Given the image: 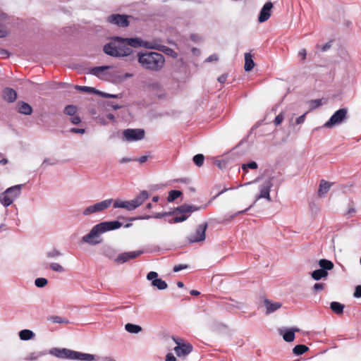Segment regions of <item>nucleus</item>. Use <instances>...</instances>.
Segmentation results:
<instances>
[{"mask_svg": "<svg viewBox=\"0 0 361 361\" xmlns=\"http://www.w3.org/2000/svg\"><path fill=\"white\" fill-rule=\"evenodd\" d=\"M132 47L155 48L149 46L147 42H145L138 37H114L110 42L104 46L103 51L106 54L116 58L130 56V60L132 61L135 59V56H131L133 53Z\"/></svg>", "mask_w": 361, "mask_h": 361, "instance_id": "1", "label": "nucleus"}, {"mask_svg": "<svg viewBox=\"0 0 361 361\" xmlns=\"http://www.w3.org/2000/svg\"><path fill=\"white\" fill-rule=\"evenodd\" d=\"M123 224L119 221H103L96 224L90 230V233L82 238V242L91 245H96L102 243V239L98 240L100 235L107 231L116 230L121 228Z\"/></svg>", "mask_w": 361, "mask_h": 361, "instance_id": "2", "label": "nucleus"}, {"mask_svg": "<svg viewBox=\"0 0 361 361\" xmlns=\"http://www.w3.org/2000/svg\"><path fill=\"white\" fill-rule=\"evenodd\" d=\"M137 61L146 70L159 71L164 66V55L156 51H145L137 53Z\"/></svg>", "mask_w": 361, "mask_h": 361, "instance_id": "3", "label": "nucleus"}, {"mask_svg": "<svg viewBox=\"0 0 361 361\" xmlns=\"http://www.w3.org/2000/svg\"><path fill=\"white\" fill-rule=\"evenodd\" d=\"M200 209V207L190 205L187 204L178 206L176 207V216L169 220V222L170 224H176L185 221L189 217L190 214H191L193 212L198 211Z\"/></svg>", "mask_w": 361, "mask_h": 361, "instance_id": "4", "label": "nucleus"}, {"mask_svg": "<svg viewBox=\"0 0 361 361\" xmlns=\"http://www.w3.org/2000/svg\"><path fill=\"white\" fill-rule=\"evenodd\" d=\"M113 201V199H106L103 201L97 202L92 205L88 206L82 211V214L84 216H90L92 214L102 212L109 209L111 207Z\"/></svg>", "mask_w": 361, "mask_h": 361, "instance_id": "5", "label": "nucleus"}, {"mask_svg": "<svg viewBox=\"0 0 361 361\" xmlns=\"http://www.w3.org/2000/svg\"><path fill=\"white\" fill-rule=\"evenodd\" d=\"M348 109L346 108H341L336 111L334 114L330 117L328 121L324 123V127L331 128L334 126L338 125L345 121L348 118Z\"/></svg>", "mask_w": 361, "mask_h": 361, "instance_id": "6", "label": "nucleus"}, {"mask_svg": "<svg viewBox=\"0 0 361 361\" xmlns=\"http://www.w3.org/2000/svg\"><path fill=\"white\" fill-rule=\"evenodd\" d=\"M208 224L207 222L202 223L197 226L195 229V232L187 237V240L190 243H200L205 240L206 238V230Z\"/></svg>", "mask_w": 361, "mask_h": 361, "instance_id": "7", "label": "nucleus"}, {"mask_svg": "<svg viewBox=\"0 0 361 361\" xmlns=\"http://www.w3.org/2000/svg\"><path fill=\"white\" fill-rule=\"evenodd\" d=\"M145 130L141 128H128L123 130V135L126 141H137L145 137Z\"/></svg>", "mask_w": 361, "mask_h": 361, "instance_id": "8", "label": "nucleus"}, {"mask_svg": "<svg viewBox=\"0 0 361 361\" xmlns=\"http://www.w3.org/2000/svg\"><path fill=\"white\" fill-rule=\"evenodd\" d=\"M274 176L269 177L259 185L260 194L257 197V199L264 198V199H267L269 202L271 201V199L270 197V190L273 186L272 181L274 180Z\"/></svg>", "mask_w": 361, "mask_h": 361, "instance_id": "9", "label": "nucleus"}, {"mask_svg": "<svg viewBox=\"0 0 361 361\" xmlns=\"http://www.w3.org/2000/svg\"><path fill=\"white\" fill-rule=\"evenodd\" d=\"M107 21L121 27H126L130 23L128 16L118 13L109 16L107 18Z\"/></svg>", "mask_w": 361, "mask_h": 361, "instance_id": "10", "label": "nucleus"}, {"mask_svg": "<svg viewBox=\"0 0 361 361\" xmlns=\"http://www.w3.org/2000/svg\"><path fill=\"white\" fill-rule=\"evenodd\" d=\"M143 253L144 252L142 250L122 252L117 256L115 262L118 264H123L128 262L129 260L134 259L140 257Z\"/></svg>", "mask_w": 361, "mask_h": 361, "instance_id": "11", "label": "nucleus"}, {"mask_svg": "<svg viewBox=\"0 0 361 361\" xmlns=\"http://www.w3.org/2000/svg\"><path fill=\"white\" fill-rule=\"evenodd\" d=\"M171 215L176 216V208L170 212H162V213H155L152 216L145 215V216H137L132 217L130 219V221H135V220H140V219H149L150 218L161 219L164 216H171Z\"/></svg>", "mask_w": 361, "mask_h": 361, "instance_id": "12", "label": "nucleus"}, {"mask_svg": "<svg viewBox=\"0 0 361 361\" xmlns=\"http://www.w3.org/2000/svg\"><path fill=\"white\" fill-rule=\"evenodd\" d=\"M273 8V4L271 2H267L263 7L262 8L259 16L258 21L259 23H264L267 21L271 16V8Z\"/></svg>", "mask_w": 361, "mask_h": 361, "instance_id": "13", "label": "nucleus"}, {"mask_svg": "<svg viewBox=\"0 0 361 361\" xmlns=\"http://www.w3.org/2000/svg\"><path fill=\"white\" fill-rule=\"evenodd\" d=\"M174 351L178 357L186 356L192 351V345L189 343H178L174 348Z\"/></svg>", "mask_w": 361, "mask_h": 361, "instance_id": "14", "label": "nucleus"}, {"mask_svg": "<svg viewBox=\"0 0 361 361\" xmlns=\"http://www.w3.org/2000/svg\"><path fill=\"white\" fill-rule=\"evenodd\" d=\"M49 353L59 358L69 359L71 360V350L67 348H54L50 350Z\"/></svg>", "mask_w": 361, "mask_h": 361, "instance_id": "15", "label": "nucleus"}, {"mask_svg": "<svg viewBox=\"0 0 361 361\" xmlns=\"http://www.w3.org/2000/svg\"><path fill=\"white\" fill-rule=\"evenodd\" d=\"M15 190L16 188H8L0 195V202L2 205L7 207L13 203L14 199L10 197L9 193Z\"/></svg>", "mask_w": 361, "mask_h": 361, "instance_id": "16", "label": "nucleus"}, {"mask_svg": "<svg viewBox=\"0 0 361 361\" xmlns=\"http://www.w3.org/2000/svg\"><path fill=\"white\" fill-rule=\"evenodd\" d=\"M71 360L93 361L94 360V355L71 350Z\"/></svg>", "mask_w": 361, "mask_h": 361, "instance_id": "17", "label": "nucleus"}, {"mask_svg": "<svg viewBox=\"0 0 361 361\" xmlns=\"http://www.w3.org/2000/svg\"><path fill=\"white\" fill-rule=\"evenodd\" d=\"M3 99L8 103L14 102L17 99V92L11 87H6L2 92Z\"/></svg>", "mask_w": 361, "mask_h": 361, "instance_id": "18", "label": "nucleus"}, {"mask_svg": "<svg viewBox=\"0 0 361 361\" xmlns=\"http://www.w3.org/2000/svg\"><path fill=\"white\" fill-rule=\"evenodd\" d=\"M264 305L266 307V314H271L276 310H278L279 308L281 307L282 303L279 302H273L269 299H265L264 300Z\"/></svg>", "mask_w": 361, "mask_h": 361, "instance_id": "19", "label": "nucleus"}, {"mask_svg": "<svg viewBox=\"0 0 361 361\" xmlns=\"http://www.w3.org/2000/svg\"><path fill=\"white\" fill-rule=\"evenodd\" d=\"M16 107L17 111L21 114L28 116L31 115L33 111L32 106L29 104L22 101L18 102Z\"/></svg>", "mask_w": 361, "mask_h": 361, "instance_id": "20", "label": "nucleus"}, {"mask_svg": "<svg viewBox=\"0 0 361 361\" xmlns=\"http://www.w3.org/2000/svg\"><path fill=\"white\" fill-rule=\"evenodd\" d=\"M149 197V193L147 190H142L133 200V203L136 207L141 206L145 200Z\"/></svg>", "mask_w": 361, "mask_h": 361, "instance_id": "21", "label": "nucleus"}, {"mask_svg": "<svg viewBox=\"0 0 361 361\" xmlns=\"http://www.w3.org/2000/svg\"><path fill=\"white\" fill-rule=\"evenodd\" d=\"M299 331L298 329H286L284 331H281V334L283 335V338L286 342H291L295 338V333Z\"/></svg>", "mask_w": 361, "mask_h": 361, "instance_id": "22", "label": "nucleus"}, {"mask_svg": "<svg viewBox=\"0 0 361 361\" xmlns=\"http://www.w3.org/2000/svg\"><path fill=\"white\" fill-rule=\"evenodd\" d=\"M333 183L326 181L325 180H322L319 183V190H318V195L319 197H322L326 193L329 192L331 188V186Z\"/></svg>", "mask_w": 361, "mask_h": 361, "instance_id": "23", "label": "nucleus"}, {"mask_svg": "<svg viewBox=\"0 0 361 361\" xmlns=\"http://www.w3.org/2000/svg\"><path fill=\"white\" fill-rule=\"evenodd\" d=\"M255 62L252 59V56L250 53L245 54V66L244 69L245 71L249 72L253 69Z\"/></svg>", "mask_w": 361, "mask_h": 361, "instance_id": "24", "label": "nucleus"}, {"mask_svg": "<svg viewBox=\"0 0 361 361\" xmlns=\"http://www.w3.org/2000/svg\"><path fill=\"white\" fill-rule=\"evenodd\" d=\"M328 272L325 271L322 269L314 270L311 273V277L315 281H319L322 279H325L328 276Z\"/></svg>", "mask_w": 361, "mask_h": 361, "instance_id": "25", "label": "nucleus"}, {"mask_svg": "<svg viewBox=\"0 0 361 361\" xmlns=\"http://www.w3.org/2000/svg\"><path fill=\"white\" fill-rule=\"evenodd\" d=\"M318 264L320 267V269L324 270L325 271L328 272V271H330L334 269V263L326 259H322L318 262Z\"/></svg>", "mask_w": 361, "mask_h": 361, "instance_id": "26", "label": "nucleus"}, {"mask_svg": "<svg viewBox=\"0 0 361 361\" xmlns=\"http://www.w3.org/2000/svg\"><path fill=\"white\" fill-rule=\"evenodd\" d=\"M344 305L338 302H331L330 303L331 310L336 314H341L343 312Z\"/></svg>", "mask_w": 361, "mask_h": 361, "instance_id": "27", "label": "nucleus"}, {"mask_svg": "<svg viewBox=\"0 0 361 361\" xmlns=\"http://www.w3.org/2000/svg\"><path fill=\"white\" fill-rule=\"evenodd\" d=\"M47 354V352L46 350L40 351V352H32L29 354L25 357V360L26 361H34L37 360L39 357L46 355Z\"/></svg>", "mask_w": 361, "mask_h": 361, "instance_id": "28", "label": "nucleus"}, {"mask_svg": "<svg viewBox=\"0 0 361 361\" xmlns=\"http://www.w3.org/2000/svg\"><path fill=\"white\" fill-rule=\"evenodd\" d=\"M19 337L23 341H28L35 337V334L30 329H23L19 332Z\"/></svg>", "mask_w": 361, "mask_h": 361, "instance_id": "29", "label": "nucleus"}, {"mask_svg": "<svg viewBox=\"0 0 361 361\" xmlns=\"http://www.w3.org/2000/svg\"><path fill=\"white\" fill-rule=\"evenodd\" d=\"M125 329L131 334H138L142 329L140 325L128 323L125 325Z\"/></svg>", "mask_w": 361, "mask_h": 361, "instance_id": "30", "label": "nucleus"}, {"mask_svg": "<svg viewBox=\"0 0 361 361\" xmlns=\"http://www.w3.org/2000/svg\"><path fill=\"white\" fill-rule=\"evenodd\" d=\"M152 286L157 287L159 290H165L168 287L167 283L161 279L157 278L156 280H152V282H151Z\"/></svg>", "mask_w": 361, "mask_h": 361, "instance_id": "31", "label": "nucleus"}, {"mask_svg": "<svg viewBox=\"0 0 361 361\" xmlns=\"http://www.w3.org/2000/svg\"><path fill=\"white\" fill-rule=\"evenodd\" d=\"M309 350V348L303 344H298L295 345L293 349V353L296 355H301L306 353Z\"/></svg>", "mask_w": 361, "mask_h": 361, "instance_id": "32", "label": "nucleus"}, {"mask_svg": "<svg viewBox=\"0 0 361 361\" xmlns=\"http://www.w3.org/2000/svg\"><path fill=\"white\" fill-rule=\"evenodd\" d=\"M109 68H110V67L108 66L94 67L90 70V73L95 76L99 77L104 72V71L108 70Z\"/></svg>", "mask_w": 361, "mask_h": 361, "instance_id": "33", "label": "nucleus"}, {"mask_svg": "<svg viewBox=\"0 0 361 361\" xmlns=\"http://www.w3.org/2000/svg\"><path fill=\"white\" fill-rule=\"evenodd\" d=\"M182 195L181 191L178 190H172L169 192V195L167 197V201L169 202H173L176 199Z\"/></svg>", "mask_w": 361, "mask_h": 361, "instance_id": "34", "label": "nucleus"}, {"mask_svg": "<svg viewBox=\"0 0 361 361\" xmlns=\"http://www.w3.org/2000/svg\"><path fill=\"white\" fill-rule=\"evenodd\" d=\"M48 320L55 324H69V321L66 319L62 318L59 316H51Z\"/></svg>", "mask_w": 361, "mask_h": 361, "instance_id": "35", "label": "nucleus"}, {"mask_svg": "<svg viewBox=\"0 0 361 361\" xmlns=\"http://www.w3.org/2000/svg\"><path fill=\"white\" fill-rule=\"evenodd\" d=\"M204 157L202 154H197L192 158L194 164L197 166H202L204 164Z\"/></svg>", "mask_w": 361, "mask_h": 361, "instance_id": "36", "label": "nucleus"}, {"mask_svg": "<svg viewBox=\"0 0 361 361\" xmlns=\"http://www.w3.org/2000/svg\"><path fill=\"white\" fill-rule=\"evenodd\" d=\"M75 88L85 92L94 93L96 94H97V92H99V90H96L95 88L87 86L75 85Z\"/></svg>", "mask_w": 361, "mask_h": 361, "instance_id": "37", "label": "nucleus"}, {"mask_svg": "<svg viewBox=\"0 0 361 361\" xmlns=\"http://www.w3.org/2000/svg\"><path fill=\"white\" fill-rule=\"evenodd\" d=\"M64 114L70 116H74L77 112V107L74 105H67L63 111Z\"/></svg>", "mask_w": 361, "mask_h": 361, "instance_id": "38", "label": "nucleus"}, {"mask_svg": "<svg viewBox=\"0 0 361 361\" xmlns=\"http://www.w3.org/2000/svg\"><path fill=\"white\" fill-rule=\"evenodd\" d=\"M62 255V253L57 249L54 248L46 253V256L49 259H56Z\"/></svg>", "mask_w": 361, "mask_h": 361, "instance_id": "39", "label": "nucleus"}, {"mask_svg": "<svg viewBox=\"0 0 361 361\" xmlns=\"http://www.w3.org/2000/svg\"><path fill=\"white\" fill-rule=\"evenodd\" d=\"M257 167H258V165H257V162H255L254 161H250L247 164H243L242 165V169L244 171V173L247 172V169H257Z\"/></svg>", "mask_w": 361, "mask_h": 361, "instance_id": "40", "label": "nucleus"}, {"mask_svg": "<svg viewBox=\"0 0 361 361\" xmlns=\"http://www.w3.org/2000/svg\"><path fill=\"white\" fill-rule=\"evenodd\" d=\"M49 268L56 272H64L65 269L59 264L53 262L49 264Z\"/></svg>", "mask_w": 361, "mask_h": 361, "instance_id": "41", "label": "nucleus"}, {"mask_svg": "<svg viewBox=\"0 0 361 361\" xmlns=\"http://www.w3.org/2000/svg\"><path fill=\"white\" fill-rule=\"evenodd\" d=\"M22 186H23V185H16L12 186L11 188H16V190H12V192H11L9 193L10 197H12L14 200L16 197H18L20 194V189H21Z\"/></svg>", "mask_w": 361, "mask_h": 361, "instance_id": "42", "label": "nucleus"}, {"mask_svg": "<svg viewBox=\"0 0 361 361\" xmlns=\"http://www.w3.org/2000/svg\"><path fill=\"white\" fill-rule=\"evenodd\" d=\"M97 94L104 98H121L122 97V94H109V93H106L104 92H102L99 90V92H97Z\"/></svg>", "mask_w": 361, "mask_h": 361, "instance_id": "43", "label": "nucleus"}, {"mask_svg": "<svg viewBox=\"0 0 361 361\" xmlns=\"http://www.w3.org/2000/svg\"><path fill=\"white\" fill-rule=\"evenodd\" d=\"M48 283V281L45 278H37L35 281V284L38 288L44 287Z\"/></svg>", "mask_w": 361, "mask_h": 361, "instance_id": "44", "label": "nucleus"}, {"mask_svg": "<svg viewBox=\"0 0 361 361\" xmlns=\"http://www.w3.org/2000/svg\"><path fill=\"white\" fill-rule=\"evenodd\" d=\"M126 206L124 207V209H126L128 211H133L136 209V207L133 203V200H126L125 201Z\"/></svg>", "mask_w": 361, "mask_h": 361, "instance_id": "45", "label": "nucleus"}, {"mask_svg": "<svg viewBox=\"0 0 361 361\" xmlns=\"http://www.w3.org/2000/svg\"><path fill=\"white\" fill-rule=\"evenodd\" d=\"M324 287H325V285L324 283H314V285L313 286V288H312V290L314 292V293H317V292H319V291H322L324 289Z\"/></svg>", "mask_w": 361, "mask_h": 361, "instance_id": "46", "label": "nucleus"}, {"mask_svg": "<svg viewBox=\"0 0 361 361\" xmlns=\"http://www.w3.org/2000/svg\"><path fill=\"white\" fill-rule=\"evenodd\" d=\"M158 278V274L155 271H149L147 275V279L151 281L156 280Z\"/></svg>", "mask_w": 361, "mask_h": 361, "instance_id": "47", "label": "nucleus"}, {"mask_svg": "<svg viewBox=\"0 0 361 361\" xmlns=\"http://www.w3.org/2000/svg\"><path fill=\"white\" fill-rule=\"evenodd\" d=\"M283 114L282 113L277 115L274 121V123L276 126L280 125L283 121Z\"/></svg>", "mask_w": 361, "mask_h": 361, "instance_id": "48", "label": "nucleus"}, {"mask_svg": "<svg viewBox=\"0 0 361 361\" xmlns=\"http://www.w3.org/2000/svg\"><path fill=\"white\" fill-rule=\"evenodd\" d=\"M126 206L125 201H122L120 200H116L114 202V208H123Z\"/></svg>", "mask_w": 361, "mask_h": 361, "instance_id": "49", "label": "nucleus"}, {"mask_svg": "<svg viewBox=\"0 0 361 361\" xmlns=\"http://www.w3.org/2000/svg\"><path fill=\"white\" fill-rule=\"evenodd\" d=\"M57 164V161L55 159H45L42 164V166H47V165H55Z\"/></svg>", "mask_w": 361, "mask_h": 361, "instance_id": "50", "label": "nucleus"}, {"mask_svg": "<svg viewBox=\"0 0 361 361\" xmlns=\"http://www.w3.org/2000/svg\"><path fill=\"white\" fill-rule=\"evenodd\" d=\"M188 266L187 264H178L175 265L173 268L174 272H178L183 269H187Z\"/></svg>", "mask_w": 361, "mask_h": 361, "instance_id": "51", "label": "nucleus"}, {"mask_svg": "<svg viewBox=\"0 0 361 361\" xmlns=\"http://www.w3.org/2000/svg\"><path fill=\"white\" fill-rule=\"evenodd\" d=\"M353 296L356 298H361V285H357L355 288L353 293Z\"/></svg>", "mask_w": 361, "mask_h": 361, "instance_id": "52", "label": "nucleus"}, {"mask_svg": "<svg viewBox=\"0 0 361 361\" xmlns=\"http://www.w3.org/2000/svg\"><path fill=\"white\" fill-rule=\"evenodd\" d=\"M71 122L74 125H78L81 122V118L79 116L75 114L71 118Z\"/></svg>", "mask_w": 361, "mask_h": 361, "instance_id": "53", "label": "nucleus"}, {"mask_svg": "<svg viewBox=\"0 0 361 361\" xmlns=\"http://www.w3.org/2000/svg\"><path fill=\"white\" fill-rule=\"evenodd\" d=\"M69 131L73 133L83 134L85 133V128H71Z\"/></svg>", "mask_w": 361, "mask_h": 361, "instance_id": "54", "label": "nucleus"}, {"mask_svg": "<svg viewBox=\"0 0 361 361\" xmlns=\"http://www.w3.org/2000/svg\"><path fill=\"white\" fill-rule=\"evenodd\" d=\"M312 108H317L322 105L321 99H312L310 101Z\"/></svg>", "mask_w": 361, "mask_h": 361, "instance_id": "55", "label": "nucleus"}, {"mask_svg": "<svg viewBox=\"0 0 361 361\" xmlns=\"http://www.w3.org/2000/svg\"><path fill=\"white\" fill-rule=\"evenodd\" d=\"M7 35V31L5 28V26L2 24H0V38L5 37Z\"/></svg>", "mask_w": 361, "mask_h": 361, "instance_id": "56", "label": "nucleus"}, {"mask_svg": "<svg viewBox=\"0 0 361 361\" xmlns=\"http://www.w3.org/2000/svg\"><path fill=\"white\" fill-rule=\"evenodd\" d=\"M332 42L333 41L332 40H330L328 42H326L322 47V51H327L329 49H330L332 46Z\"/></svg>", "mask_w": 361, "mask_h": 361, "instance_id": "57", "label": "nucleus"}, {"mask_svg": "<svg viewBox=\"0 0 361 361\" xmlns=\"http://www.w3.org/2000/svg\"><path fill=\"white\" fill-rule=\"evenodd\" d=\"M165 361H176V358L171 353H169L166 355Z\"/></svg>", "mask_w": 361, "mask_h": 361, "instance_id": "58", "label": "nucleus"}, {"mask_svg": "<svg viewBox=\"0 0 361 361\" xmlns=\"http://www.w3.org/2000/svg\"><path fill=\"white\" fill-rule=\"evenodd\" d=\"M227 77H228V74L226 73H224V74H221L219 78H218V81L220 82V83H224L227 79Z\"/></svg>", "mask_w": 361, "mask_h": 361, "instance_id": "59", "label": "nucleus"}, {"mask_svg": "<svg viewBox=\"0 0 361 361\" xmlns=\"http://www.w3.org/2000/svg\"><path fill=\"white\" fill-rule=\"evenodd\" d=\"M305 116H306V114H304L303 115L298 117L296 118V123L297 124H302V123H303L305 120Z\"/></svg>", "mask_w": 361, "mask_h": 361, "instance_id": "60", "label": "nucleus"}, {"mask_svg": "<svg viewBox=\"0 0 361 361\" xmlns=\"http://www.w3.org/2000/svg\"><path fill=\"white\" fill-rule=\"evenodd\" d=\"M218 60V56L216 54H212L210 55L206 60V62H211L214 61Z\"/></svg>", "mask_w": 361, "mask_h": 361, "instance_id": "61", "label": "nucleus"}, {"mask_svg": "<svg viewBox=\"0 0 361 361\" xmlns=\"http://www.w3.org/2000/svg\"><path fill=\"white\" fill-rule=\"evenodd\" d=\"M107 106H111L114 110L120 109L122 107L121 106L116 104L114 102H108Z\"/></svg>", "mask_w": 361, "mask_h": 361, "instance_id": "62", "label": "nucleus"}, {"mask_svg": "<svg viewBox=\"0 0 361 361\" xmlns=\"http://www.w3.org/2000/svg\"><path fill=\"white\" fill-rule=\"evenodd\" d=\"M148 160V156L144 155L140 157H139L136 161H139L140 164H143L146 162Z\"/></svg>", "mask_w": 361, "mask_h": 361, "instance_id": "63", "label": "nucleus"}, {"mask_svg": "<svg viewBox=\"0 0 361 361\" xmlns=\"http://www.w3.org/2000/svg\"><path fill=\"white\" fill-rule=\"evenodd\" d=\"M299 56L301 57L302 60H305L306 58L307 52L305 49H301L298 53Z\"/></svg>", "mask_w": 361, "mask_h": 361, "instance_id": "64", "label": "nucleus"}]
</instances>
